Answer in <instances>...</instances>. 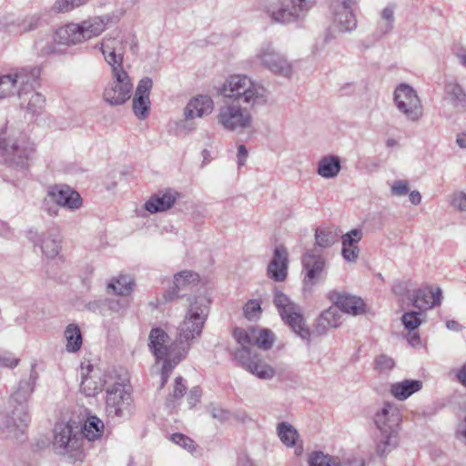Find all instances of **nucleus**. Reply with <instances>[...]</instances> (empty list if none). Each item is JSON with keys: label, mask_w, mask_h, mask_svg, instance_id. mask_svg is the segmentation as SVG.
Wrapping results in <instances>:
<instances>
[{"label": "nucleus", "mask_w": 466, "mask_h": 466, "mask_svg": "<svg viewBox=\"0 0 466 466\" xmlns=\"http://www.w3.org/2000/svg\"><path fill=\"white\" fill-rule=\"evenodd\" d=\"M88 1L89 0H57L54 5V9L59 13H66L86 4Z\"/></svg>", "instance_id": "49"}, {"label": "nucleus", "mask_w": 466, "mask_h": 466, "mask_svg": "<svg viewBox=\"0 0 466 466\" xmlns=\"http://www.w3.org/2000/svg\"><path fill=\"white\" fill-rule=\"evenodd\" d=\"M35 84L36 82L34 84L33 90L24 96L25 102H24V100H20L21 105L26 104L27 110L33 114H37L44 107L46 103L45 96L35 91Z\"/></svg>", "instance_id": "43"}, {"label": "nucleus", "mask_w": 466, "mask_h": 466, "mask_svg": "<svg viewBox=\"0 0 466 466\" xmlns=\"http://www.w3.org/2000/svg\"><path fill=\"white\" fill-rule=\"evenodd\" d=\"M36 379L37 373L35 368L32 367L29 378L19 382L17 390L10 398L11 405L17 404L12 411V420L14 425L17 428L26 426L30 421L26 403L35 390Z\"/></svg>", "instance_id": "11"}, {"label": "nucleus", "mask_w": 466, "mask_h": 466, "mask_svg": "<svg viewBox=\"0 0 466 466\" xmlns=\"http://www.w3.org/2000/svg\"><path fill=\"white\" fill-rule=\"evenodd\" d=\"M354 0H333L330 8L333 24L341 33L351 32L357 27V19L351 10Z\"/></svg>", "instance_id": "17"}, {"label": "nucleus", "mask_w": 466, "mask_h": 466, "mask_svg": "<svg viewBox=\"0 0 466 466\" xmlns=\"http://www.w3.org/2000/svg\"><path fill=\"white\" fill-rule=\"evenodd\" d=\"M108 20L106 16H95L79 23L82 40H89L102 34Z\"/></svg>", "instance_id": "33"}, {"label": "nucleus", "mask_w": 466, "mask_h": 466, "mask_svg": "<svg viewBox=\"0 0 466 466\" xmlns=\"http://www.w3.org/2000/svg\"><path fill=\"white\" fill-rule=\"evenodd\" d=\"M302 262L306 271L304 289H310L324 273L326 261L322 256L316 255L310 250L304 255Z\"/></svg>", "instance_id": "21"}, {"label": "nucleus", "mask_w": 466, "mask_h": 466, "mask_svg": "<svg viewBox=\"0 0 466 466\" xmlns=\"http://www.w3.org/2000/svg\"><path fill=\"white\" fill-rule=\"evenodd\" d=\"M168 334L161 328H153L148 335V347L150 350H167L169 342Z\"/></svg>", "instance_id": "41"}, {"label": "nucleus", "mask_w": 466, "mask_h": 466, "mask_svg": "<svg viewBox=\"0 0 466 466\" xmlns=\"http://www.w3.org/2000/svg\"><path fill=\"white\" fill-rule=\"evenodd\" d=\"M214 107V102L208 96H198L189 100L184 109V119L185 123L183 127L192 131L195 127L188 125L187 121L192 120L196 117H203L204 116L209 115Z\"/></svg>", "instance_id": "22"}, {"label": "nucleus", "mask_w": 466, "mask_h": 466, "mask_svg": "<svg viewBox=\"0 0 466 466\" xmlns=\"http://www.w3.org/2000/svg\"><path fill=\"white\" fill-rule=\"evenodd\" d=\"M231 358L259 379L269 380L275 375V370L267 364L257 351H234Z\"/></svg>", "instance_id": "15"}, {"label": "nucleus", "mask_w": 466, "mask_h": 466, "mask_svg": "<svg viewBox=\"0 0 466 466\" xmlns=\"http://www.w3.org/2000/svg\"><path fill=\"white\" fill-rule=\"evenodd\" d=\"M182 377H177L172 392L168 395L167 400L168 404H171L175 400H180L187 390V386L184 384Z\"/></svg>", "instance_id": "50"}, {"label": "nucleus", "mask_w": 466, "mask_h": 466, "mask_svg": "<svg viewBox=\"0 0 466 466\" xmlns=\"http://www.w3.org/2000/svg\"><path fill=\"white\" fill-rule=\"evenodd\" d=\"M112 379V385L106 389V410L108 416L124 418L131 414L133 399L127 374L121 370Z\"/></svg>", "instance_id": "7"}, {"label": "nucleus", "mask_w": 466, "mask_h": 466, "mask_svg": "<svg viewBox=\"0 0 466 466\" xmlns=\"http://www.w3.org/2000/svg\"><path fill=\"white\" fill-rule=\"evenodd\" d=\"M445 91L454 106L466 107V90L456 82L445 86Z\"/></svg>", "instance_id": "42"}, {"label": "nucleus", "mask_w": 466, "mask_h": 466, "mask_svg": "<svg viewBox=\"0 0 466 466\" xmlns=\"http://www.w3.org/2000/svg\"><path fill=\"white\" fill-rule=\"evenodd\" d=\"M402 323L410 330L416 329L421 323L420 313L415 311L406 312L402 316Z\"/></svg>", "instance_id": "53"}, {"label": "nucleus", "mask_w": 466, "mask_h": 466, "mask_svg": "<svg viewBox=\"0 0 466 466\" xmlns=\"http://www.w3.org/2000/svg\"><path fill=\"white\" fill-rule=\"evenodd\" d=\"M104 430V422L98 417L89 416L85 421L81 433L84 440L95 441L102 437Z\"/></svg>", "instance_id": "38"}, {"label": "nucleus", "mask_w": 466, "mask_h": 466, "mask_svg": "<svg viewBox=\"0 0 466 466\" xmlns=\"http://www.w3.org/2000/svg\"><path fill=\"white\" fill-rule=\"evenodd\" d=\"M65 338L67 341L66 350H80L82 346V334L76 325L70 324L66 327Z\"/></svg>", "instance_id": "45"}, {"label": "nucleus", "mask_w": 466, "mask_h": 466, "mask_svg": "<svg viewBox=\"0 0 466 466\" xmlns=\"http://www.w3.org/2000/svg\"><path fill=\"white\" fill-rule=\"evenodd\" d=\"M451 206L461 212H466V194L464 192L454 193L451 198Z\"/></svg>", "instance_id": "56"}, {"label": "nucleus", "mask_w": 466, "mask_h": 466, "mask_svg": "<svg viewBox=\"0 0 466 466\" xmlns=\"http://www.w3.org/2000/svg\"><path fill=\"white\" fill-rule=\"evenodd\" d=\"M363 233L361 229L354 228L341 237L343 258L348 262H355L359 258L360 248L358 243L361 240Z\"/></svg>", "instance_id": "29"}, {"label": "nucleus", "mask_w": 466, "mask_h": 466, "mask_svg": "<svg viewBox=\"0 0 466 466\" xmlns=\"http://www.w3.org/2000/svg\"><path fill=\"white\" fill-rule=\"evenodd\" d=\"M250 109L237 101L226 100L218 107L217 122L227 131L241 133L252 127L253 116Z\"/></svg>", "instance_id": "9"}, {"label": "nucleus", "mask_w": 466, "mask_h": 466, "mask_svg": "<svg viewBox=\"0 0 466 466\" xmlns=\"http://www.w3.org/2000/svg\"><path fill=\"white\" fill-rule=\"evenodd\" d=\"M422 388V382L418 380H404L390 387V393L399 400L408 399Z\"/></svg>", "instance_id": "36"}, {"label": "nucleus", "mask_w": 466, "mask_h": 466, "mask_svg": "<svg viewBox=\"0 0 466 466\" xmlns=\"http://www.w3.org/2000/svg\"><path fill=\"white\" fill-rule=\"evenodd\" d=\"M218 93L228 101L255 108L268 104L269 92L259 82L247 75H232L227 77Z\"/></svg>", "instance_id": "2"}, {"label": "nucleus", "mask_w": 466, "mask_h": 466, "mask_svg": "<svg viewBox=\"0 0 466 466\" xmlns=\"http://www.w3.org/2000/svg\"><path fill=\"white\" fill-rule=\"evenodd\" d=\"M248 157V150L244 145L238 147V166H244Z\"/></svg>", "instance_id": "60"}, {"label": "nucleus", "mask_w": 466, "mask_h": 466, "mask_svg": "<svg viewBox=\"0 0 466 466\" xmlns=\"http://www.w3.org/2000/svg\"><path fill=\"white\" fill-rule=\"evenodd\" d=\"M178 197L179 193L176 190L165 189L152 195L144 207L151 214L164 212L174 206Z\"/></svg>", "instance_id": "26"}, {"label": "nucleus", "mask_w": 466, "mask_h": 466, "mask_svg": "<svg viewBox=\"0 0 466 466\" xmlns=\"http://www.w3.org/2000/svg\"><path fill=\"white\" fill-rule=\"evenodd\" d=\"M457 380L466 388V362L456 371Z\"/></svg>", "instance_id": "61"}, {"label": "nucleus", "mask_w": 466, "mask_h": 466, "mask_svg": "<svg viewBox=\"0 0 466 466\" xmlns=\"http://www.w3.org/2000/svg\"><path fill=\"white\" fill-rule=\"evenodd\" d=\"M329 299L345 314L359 316L365 312L363 299L348 292L331 291L329 294Z\"/></svg>", "instance_id": "20"}, {"label": "nucleus", "mask_w": 466, "mask_h": 466, "mask_svg": "<svg viewBox=\"0 0 466 466\" xmlns=\"http://www.w3.org/2000/svg\"><path fill=\"white\" fill-rule=\"evenodd\" d=\"M442 299L441 288L425 286L417 289L411 298L412 305L420 310H426L440 305Z\"/></svg>", "instance_id": "25"}, {"label": "nucleus", "mask_w": 466, "mask_h": 466, "mask_svg": "<svg viewBox=\"0 0 466 466\" xmlns=\"http://www.w3.org/2000/svg\"><path fill=\"white\" fill-rule=\"evenodd\" d=\"M267 13L273 21L281 24L297 22L290 0H275L267 6Z\"/></svg>", "instance_id": "28"}, {"label": "nucleus", "mask_w": 466, "mask_h": 466, "mask_svg": "<svg viewBox=\"0 0 466 466\" xmlns=\"http://www.w3.org/2000/svg\"><path fill=\"white\" fill-rule=\"evenodd\" d=\"M199 281V276L191 270H182L174 276V288L164 295L166 301H171L179 298V291L189 286L196 285Z\"/></svg>", "instance_id": "30"}, {"label": "nucleus", "mask_w": 466, "mask_h": 466, "mask_svg": "<svg viewBox=\"0 0 466 466\" xmlns=\"http://www.w3.org/2000/svg\"><path fill=\"white\" fill-rule=\"evenodd\" d=\"M53 41L59 46H71L83 42L79 24L70 23L59 27L53 36Z\"/></svg>", "instance_id": "31"}, {"label": "nucleus", "mask_w": 466, "mask_h": 466, "mask_svg": "<svg viewBox=\"0 0 466 466\" xmlns=\"http://www.w3.org/2000/svg\"><path fill=\"white\" fill-rule=\"evenodd\" d=\"M308 462L309 466H364V461L362 459L354 458L340 462L338 458L331 457L322 451L310 453Z\"/></svg>", "instance_id": "32"}, {"label": "nucleus", "mask_w": 466, "mask_h": 466, "mask_svg": "<svg viewBox=\"0 0 466 466\" xmlns=\"http://www.w3.org/2000/svg\"><path fill=\"white\" fill-rule=\"evenodd\" d=\"M399 408L391 403H384L375 413L374 422L379 430L377 453L383 456L392 451L398 443V432L401 422Z\"/></svg>", "instance_id": "3"}, {"label": "nucleus", "mask_w": 466, "mask_h": 466, "mask_svg": "<svg viewBox=\"0 0 466 466\" xmlns=\"http://www.w3.org/2000/svg\"><path fill=\"white\" fill-rule=\"evenodd\" d=\"M338 240V233L331 228H319L315 231L316 245L327 248Z\"/></svg>", "instance_id": "40"}, {"label": "nucleus", "mask_w": 466, "mask_h": 466, "mask_svg": "<svg viewBox=\"0 0 466 466\" xmlns=\"http://www.w3.org/2000/svg\"><path fill=\"white\" fill-rule=\"evenodd\" d=\"M395 366V361L392 358L380 354L377 357L375 360V370L380 372H388L392 370Z\"/></svg>", "instance_id": "51"}, {"label": "nucleus", "mask_w": 466, "mask_h": 466, "mask_svg": "<svg viewBox=\"0 0 466 466\" xmlns=\"http://www.w3.org/2000/svg\"><path fill=\"white\" fill-rule=\"evenodd\" d=\"M288 251L283 246L275 248L273 258L268 266V275L275 281H283L288 272Z\"/></svg>", "instance_id": "27"}, {"label": "nucleus", "mask_w": 466, "mask_h": 466, "mask_svg": "<svg viewBox=\"0 0 466 466\" xmlns=\"http://www.w3.org/2000/svg\"><path fill=\"white\" fill-rule=\"evenodd\" d=\"M27 238L35 246L39 247L42 254L46 258H56L62 248V236L56 228H49L39 232L35 228L27 231Z\"/></svg>", "instance_id": "14"}, {"label": "nucleus", "mask_w": 466, "mask_h": 466, "mask_svg": "<svg viewBox=\"0 0 466 466\" xmlns=\"http://www.w3.org/2000/svg\"><path fill=\"white\" fill-rule=\"evenodd\" d=\"M253 62L279 76L290 78L293 75L291 63L269 44L257 50Z\"/></svg>", "instance_id": "13"}, {"label": "nucleus", "mask_w": 466, "mask_h": 466, "mask_svg": "<svg viewBox=\"0 0 466 466\" xmlns=\"http://www.w3.org/2000/svg\"><path fill=\"white\" fill-rule=\"evenodd\" d=\"M32 153L33 148L25 134L8 126L1 129L0 154L6 162L24 168Z\"/></svg>", "instance_id": "6"}, {"label": "nucleus", "mask_w": 466, "mask_h": 466, "mask_svg": "<svg viewBox=\"0 0 466 466\" xmlns=\"http://www.w3.org/2000/svg\"><path fill=\"white\" fill-rule=\"evenodd\" d=\"M254 335H256L254 327L248 329L236 328L233 331V336L237 342L243 348L242 350H248V347L254 344Z\"/></svg>", "instance_id": "46"}, {"label": "nucleus", "mask_w": 466, "mask_h": 466, "mask_svg": "<svg viewBox=\"0 0 466 466\" xmlns=\"http://www.w3.org/2000/svg\"><path fill=\"white\" fill-rule=\"evenodd\" d=\"M171 440L176 444L183 447L187 451L193 453L196 451V445L193 440L182 433H174Z\"/></svg>", "instance_id": "52"}, {"label": "nucleus", "mask_w": 466, "mask_h": 466, "mask_svg": "<svg viewBox=\"0 0 466 466\" xmlns=\"http://www.w3.org/2000/svg\"><path fill=\"white\" fill-rule=\"evenodd\" d=\"M243 313L248 320H256L260 317V302L257 299H249L243 307Z\"/></svg>", "instance_id": "48"}, {"label": "nucleus", "mask_w": 466, "mask_h": 466, "mask_svg": "<svg viewBox=\"0 0 466 466\" xmlns=\"http://www.w3.org/2000/svg\"><path fill=\"white\" fill-rule=\"evenodd\" d=\"M343 322L342 314L338 307L333 304L329 309L321 312L317 319L314 330L306 339H312L315 334H325L329 329L339 328Z\"/></svg>", "instance_id": "23"}, {"label": "nucleus", "mask_w": 466, "mask_h": 466, "mask_svg": "<svg viewBox=\"0 0 466 466\" xmlns=\"http://www.w3.org/2000/svg\"><path fill=\"white\" fill-rule=\"evenodd\" d=\"M153 86V81L150 77H143L137 84L135 96L133 97V112L135 116L144 120L148 116L150 109L149 94Z\"/></svg>", "instance_id": "19"}, {"label": "nucleus", "mask_w": 466, "mask_h": 466, "mask_svg": "<svg viewBox=\"0 0 466 466\" xmlns=\"http://www.w3.org/2000/svg\"><path fill=\"white\" fill-rule=\"evenodd\" d=\"M296 21L302 20L314 6L315 0H290Z\"/></svg>", "instance_id": "47"}, {"label": "nucleus", "mask_w": 466, "mask_h": 466, "mask_svg": "<svg viewBox=\"0 0 466 466\" xmlns=\"http://www.w3.org/2000/svg\"><path fill=\"white\" fill-rule=\"evenodd\" d=\"M38 18L35 16L28 17L25 20H23L22 24L20 25V32H26L33 30L36 27Z\"/></svg>", "instance_id": "59"}, {"label": "nucleus", "mask_w": 466, "mask_h": 466, "mask_svg": "<svg viewBox=\"0 0 466 466\" xmlns=\"http://www.w3.org/2000/svg\"><path fill=\"white\" fill-rule=\"evenodd\" d=\"M133 279L127 275L112 279L107 285L108 291L120 296L129 295L133 290Z\"/></svg>", "instance_id": "39"}, {"label": "nucleus", "mask_w": 466, "mask_h": 466, "mask_svg": "<svg viewBox=\"0 0 466 466\" xmlns=\"http://www.w3.org/2000/svg\"><path fill=\"white\" fill-rule=\"evenodd\" d=\"M84 438L78 426L58 423L54 429L53 448L56 454L72 462H82L85 459Z\"/></svg>", "instance_id": "5"}, {"label": "nucleus", "mask_w": 466, "mask_h": 466, "mask_svg": "<svg viewBox=\"0 0 466 466\" xmlns=\"http://www.w3.org/2000/svg\"><path fill=\"white\" fill-rule=\"evenodd\" d=\"M104 302L105 301L101 299L90 301L86 305V308L92 312L100 311Z\"/></svg>", "instance_id": "62"}, {"label": "nucleus", "mask_w": 466, "mask_h": 466, "mask_svg": "<svg viewBox=\"0 0 466 466\" xmlns=\"http://www.w3.org/2000/svg\"><path fill=\"white\" fill-rule=\"evenodd\" d=\"M201 395L202 391L199 387H194L190 390L187 396V401L191 408L194 407L198 402H199Z\"/></svg>", "instance_id": "57"}, {"label": "nucleus", "mask_w": 466, "mask_h": 466, "mask_svg": "<svg viewBox=\"0 0 466 466\" xmlns=\"http://www.w3.org/2000/svg\"><path fill=\"white\" fill-rule=\"evenodd\" d=\"M209 299L205 296H198L189 300L188 309L184 320L177 328L176 344L178 347H189L198 339L208 316Z\"/></svg>", "instance_id": "4"}, {"label": "nucleus", "mask_w": 466, "mask_h": 466, "mask_svg": "<svg viewBox=\"0 0 466 466\" xmlns=\"http://www.w3.org/2000/svg\"><path fill=\"white\" fill-rule=\"evenodd\" d=\"M40 73V68L37 66H26L15 69L8 75L0 76V99L16 96L25 102L24 96L33 90Z\"/></svg>", "instance_id": "8"}, {"label": "nucleus", "mask_w": 466, "mask_h": 466, "mask_svg": "<svg viewBox=\"0 0 466 466\" xmlns=\"http://www.w3.org/2000/svg\"><path fill=\"white\" fill-rule=\"evenodd\" d=\"M47 197L51 201L69 210H76L83 204L79 193L64 184L49 187Z\"/></svg>", "instance_id": "18"}, {"label": "nucleus", "mask_w": 466, "mask_h": 466, "mask_svg": "<svg viewBox=\"0 0 466 466\" xmlns=\"http://www.w3.org/2000/svg\"><path fill=\"white\" fill-rule=\"evenodd\" d=\"M278 436L281 442L287 447L295 446V454L299 456L303 452L301 445L296 446L297 441L299 437L297 430L289 422H280L277 426Z\"/></svg>", "instance_id": "35"}, {"label": "nucleus", "mask_w": 466, "mask_h": 466, "mask_svg": "<svg viewBox=\"0 0 466 466\" xmlns=\"http://www.w3.org/2000/svg\"><path fill=\"white\" fill-rule=\"evenodd\" d=\"M409 192V183L406 180H396L390 187V193L393 196L403 197Z\"/></svg>", "instance_id": "55"}, {"label": "nucleus", "mask_w": 466, "mask_h": 466, "mask_svg": "<svg viewBox=\"0 0 466 466\" xmlns=\"http://www.w3.org/2000/svg\"><path fill=\"white\" fill-rule=\"evenodd\" d=\"M256 335H254V346L269 350L272 348L276 337L275 334L268 329L255 328Z\"/></svg>", "instance_id": "44"}, {"label": "nucleus", "mask_w": 466, "mask_h": 466, "mask_svg": "<svg viewBox=\"0 0 466 466\" xmlns=\"http://www.w3.org/2000/svg\"><path fill=\"white\" fill-rule=\"evenodd\" d=\"M395 9L393 5H387L381 10L380 20L378 21L375 35L382 37L390 33L394 26Z\"/></svg>", "instance_id": "37"}, {"label": "nucleus", "mask_w": 466, "mask_h": 466, "mask_svg": "<svg viewBox=\"0 0 466 466\" xmlns=\"http://www.w3.org/2000/svg\"><path fill=\"white\" fill-rule=\"evenodd\" d=\"M210 412L214 419H217L220 421L228 420L230 416L228 410H223L222 408L219 407H213Z\"/></svg>", "instance_id": "58"}, {"label": "nucleus", "mask_w": 466, "mask_h": 466, "mask_svg": "<svg viewBox=\"0 0 466 466\" xmlns=\"http://www.w3.org/2000/svg\"><path fill=\"white\" fill-rule=\"evenodd\" d=\"M273 303L281 319L301 339H307L310 335L309 328L306 327L299 306L293 302L289 297L282 291L276 290Z\"/></svg>", "instance_id": "10"}, {"label": "nucleus", "mask_w": 466, "mask_h": 466, "mask_svg": "<svg viewBox=\"0 0 466 466\" xmlns=\"http://www.w3.org/2000/svg\"><path fill=\"white\" fill-rule=\"evenodd\" d=\"M81 375L82 381L80 384V390L88 397L95 396L99 393L104 385L108 384L109 386L112 380L110 377H113L112 375H108L107 379L103 380L101 378L99 369L95 368L89 360L81 363Z\"/></svg>", "instance_id": "16"}, {"label": "nucleus", "mask_w": 466, "mask_h": 466, "mask_svg": "<svg viewBox=\"0 0 466 466\" xmlns=\"http://www.w3.org/2000/svg\"><path fill=\"white\" fill-rule=\"evenodd\" d=\"M456 144L462 149H466V134L461 133L457 135Z\"/></svg>", "instance_id": "64"}, {"label": "nucleus", "mask_w": 466, "mask_h": 466, "mask_svg": "<svg viewBox=\"0 0 466 466\" xmlns=\"http://www.w3.org/2000/svg\"><path fill=\"white\" fill-rule=\"evenodd\" d=\"M19 359L11 351H0V367L14 368L18 364Z\"/></svg>", "instance_id": "54"}, {"label": "nucleus", "mask_w": 466, "mask_h": 466, "mask_svg": "<svg viewBox=\"0 0 466 466\" xmlns=\"http://www.w3.org/2000/svg\"><path fill=\"white\" fill-rule=\"evenodd\" d=\"M341 170L340 159L338 156L328 155L318 162L317 173L323 178L336 177Z\"/></svg>", "instance_id": "34"}, {"label": "nucleus", "mask_w": 466, "mask_h": 466, "mask_svg": "<svg viewBox=\"0 0 466 466\" xmlns=\"http://www.w3.org/2000/svg\"><path fill=\"white\" fill-rule=\"evenodd\" d=\"M393 100L397 109L411 122L423 116V106L417 91L408 84H400L394 90Z\"/></svg>", "instance_id": "12"}, {"label": "nucleus", "mask_w": 466, "mask_h": 466, "mask_svg": "<svg viewBox=\"0 0 466 466\" xmlns=\"http://www.w3.org/2000/svg\"><path fill=\"white\" fill-rule=\"evenodd\" d=\"M126 43L117 33L116 36H105L101 43V52L111 68L112 81L105 88L104 100L111 106H119L131 96L133 84L123 68Z\"/></svg>", "instance_id": "1"}, {"label": "nucleus", "mask_w": 466, "mask_h": 466, "mask_svg": "<svg viewBox=\"0 0 466 466\" xmlns=\"http://www.w3.org/2000/svg\"><path fill=\"white\" fill-rule=\"evenodd\" d=\"M446 327L448 329L452 331H461L462 330L463 327L461 324H460L458 321L450 319L446 321Z\"/></svg>", "instance_id": "63"}, {"label": "nucleus", "mask_w": 466, "mask_h": 466, "mask_svg": "<svg viewBox=\"0 0 466 466\" xmlns=\"http://www.w3.org/2000/svg\"><path fill=\"white\" fill-rule=\"evenodd\" d=\"M155 363L161 374L160 389L164 388L174 368L185 359L181 351H153Z\"/></svg>", "instance_id": "24"}]
</instances>
